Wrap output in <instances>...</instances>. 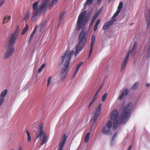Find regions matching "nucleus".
<instances>
[{"label": "nucleus", "mask_w": 150, "mask_h": 150, "mask_svg": "<svg viewBox=\"0 0 150 150\" xmlns=\"http://www.w3.org/2000/svg\"><path fill=\"white\" fill-rule=\"evenodd\" d=\"M132 106V103H130L125 107L123 111L121 114L120 120L118 118L119 113L116 110H113L110 116V118L114 122L112 127L113 130H115L120 124H124L126 122L127 119L129 118L130 115V111Z\"/></svg>", "instance_id": "nucleus-1"}, {"label": "nucleus", "mask_w": 150, "mask_h": 150, "mask_svg": "<svg viewBox=\"0 0 150 150\" xmlns=\"http://www.w3.org/2000/svg\"><path fill=\"white\" fill-rule=\"evenodd\" d=\"M18 37V31L15 30L9 38L6 44L7 51L5 54V58L7 59L11 56L14 51V45Z\"/></svg>", "instance_id": "nucleus-2"}, {"label": "nucleus", "mask_w": 150, "mask_h": 150, "mask_svg": "<svg viewBox=\"0 0 150 150\" xmlns=\"http://www.w3.org/2000/svg\"><path fill=\"white\" fill-rule=\"evenodd\" d=\"M74 53V51L71 50L68 53L67 51L65 52V54L61 58L62 63H63L64 60L65 62L64 63V66L62 67V70L60 74L61 79H64L66 77L71 57Z\"/></svg>", "instance_id": "nucleus-3"}, {"label": "nucleus", "mask_w": 150, "mask_h": 150, "mask_svg": "<svg viewBox=\"0 0 150 150\" xmlns=\"http://www.w3.org/2000/svg\"><path fill=\"white\" fill-rule=\"evenodd\" d=\"M48 0H44L42 2L41 5L38 7L39 4L38 1L34 3L33 4V15L31 17V20L34 21L36 20V16L39 15L43 11H45L47 8V5L48 4Z\"/></svg>", "instance_id": "nucleus-4"}, {"label": "nucleus", "mask_w": 150, "mask_h": 150, "mask_svg": "<svg viewBox=\"0 0 150 150\" xmlns=\"http://www.w3.org/2000/svg\"><path fill=\"white\" fill-rule=\"evenodd\" d=\"M86 33V29L83 28L79 35V42L76 46V51L74 52V54L76 56L79 51L82 50L85 45L87 40Z\"/></svg>", "instance_id": "nucleus-5"}, {"label": "nucleus", "mask_w": 150, "mask_h": 150, "mask_svg": "<svg viewBox=\"0 0 150 150\" xmlns=\"http://www.w3.org/2000/svg\"><path fill=\"white\" fill-rule=\"evenodd\" d=\"M86 13V11H84L79 14L76 24V28L78 30H80L84 27L88 21V19H87V17L86 16L85 18Z\"/></svg>", "instance_id": "nucleus-6"}, {"label": "nucleus", "mask_w": 150, "mask_h": 150, "mask_svg": "<svg viewBox=\"0 0 150 150\" xmlns=\"http://www.w3.org/2000/svg\"><path fill=\"white\" fill-rule=\"evenodd\" d=\"M137 44L136 42H134L133 45L132 50H129L128 51L127 54L126 55V58L122 62L121 66V69L122 70L124 69L125 66L127 64L130 54H132L134 55L135 54L137 49Z\"/></svg>", "instance_id": "nucleus-7"}, {"label": "nucleus", "mask_w": 150, "mask_h": 150, "mask_svg": "<svg viewBox=\"0 0 150 150\" xmlns=\"http://www.w3.org/2000/svg\"><path fill=\"white\" fill-rule=\"evenodd\" d=\"M112 123V120H110L103 128L102 132L103 134L111 135L112 134L111 128Z\"/></svg>", "instance_id": "nucleus-8"}, {"label": "nucleus", "mask_w": 150, "mask_h": 150, "mask_svg": "<svg viewBox=\"0 0 150 150\" xmlns=\"http://www.w3.org/2000/svg\"><path fill=\"white\" fill-rule=\"evenodd\" d=\"M37 138H41L42 136L47 134L43 130V125L42 124L39 125L38 127L37 130L35 133Z\"/></svg>", "instance_id": "nucleus-9"}, {"label": "nucleus", "mask_w": 150, "mask_h": 150, "mask_svg": "<svg viewBox=\"0 0 150 150\" xmlns=\"http://www.w3.org/2000/svg\"><path fill=\"white\" fill-rule=\"evenodd\" d=\"M144 16L146 17V21L147 23V27L150 28V8L148 9L147 8L145 10Z\"/></svg>", "instance_id": "nucleus-10"}, {"label": "nucleus", "mask_w": 150, "mask_h": 150, "mask_svg": "<svg viewBox=\"0 0 150 150\" xmlns=\"http://www.w3.org/2000/svg\"><path fill=\"white\" fill-rule=\"evenodd\" d=\"M102 105L101 104H100L97 107L96 110L94 114L93 121L95 123L97 120L98 117L99 116L101 110Z\"/></svg>", "instance_id": "nucleus-11"}, {"label": "nucleus", "mask_w": 150, "mask_h": 150, "mask_svg": "<svg viewBox=\"0 0 150 150\" xmlns=\"http://www.w3.org/2000/svg\"><path fill=\"white\" fill-rule=\"evenodd\" d=\"M67 138V136L65 134H64L63 135V137L62 138L59 144L58 150H63V148Z\"/></svg>", "instance_id": "nucleus-12"}, {"label": "nucleus", "mask_w": 150, "mask_h": 150, "mask_svg": "<svg viewBox=\"0 0 150 150\" xmlns=\"http://www.w3.org/2000/svg\"><path fill=\"white\" fill-rule=\"evenodd\" d=\"M96 40V37L94 35H93L92 36L91 38V45L90 47V48L89 51V54L88 55V57L89 58L91 54L92 53V51L93 50V47L94 45L95 42V41Z\"/></svg>", "instance_id": "nucleus-13"}, {"label": "nucleus", "mask_w": 150, "mask_h": 150, "mask_svg": "<svg viewBox=\"0 0 150 150\" xmlns=\"http://www.w3.org/2000/svg\"><path fill=\"white\" fill-rule=\"evenodd\" d=\"M83 64L82 62H81L77 64L75 67V71H74L72 76V78H74L75 77L76 73L81 67L82 64Z\"/></svg>", "instance_id": "nucleus-14"}, {"label": "nucleus", "mask_w": 150, "mask_h": 150, "mask_svg": "<svg viewBox=\"0 0 150 150\" xmlns=\"http://www.w3.org/2000/svg\"><path fill=\"white\" fill-rule=\"evenodd\" d=\"M112 22L110 21L108 23H105L103 27V29L104 30H106L109 28L110 26L112 24Z\"/></svg>", "instance_id": "nucleus-15"}, {"label": "nucleus", "mask_w": 150, "mask_h": 150, "mask_svg": "<svg viewBox=\"0 0 150 150\" xmlns=\"http://www.w3.org/2000/svg\"><path fill=\"white\" fill-rule=\"evenodd\" d=\"M43 136V138L40 144L41 146L42 145L45 143L47 141L48 137L47 134H45Z\"/></svg>", "instance_id": "nucleus-16"}, {"label": "nucleus", "mask_w": 150, "mask_h": 150, "mask_svg": "<svg viewBox=\"0 0 150 150\" xmlns=\"http://www.w3.org/2000/svg\"><path fill=\"white\" fill-rule=\"evenodd\" d=\"M37 28V26L36 25L35 28H34V29L33 32H32L31 35L30 36V39H29V41H30L33 39V36H34V35H35V33L36 31V30Z\"/></svg>", "instance_id": "nucleus-17"}, {"label": "nucleus", "mask_w": 150, "mask_h": 150, "mask_svg": "<svg viewBox=\"0 0 150 150\" xmlns=\"http://www.w3.org/2000/svg\"><path fill=\"white\" fill-rule=\"evenodd\" d=\"M99 14L100 13L98 12H96V13L94 14L92 19L91 24H92L94 23L96 18L99 16Z\"/></svg>", "instance_id": "nucleus-18"}, {"label": "nucleus", "mask_w": 150, "mask_h": 150, "mask_svg": "<svg viewBox=\"0 0 150 150\" xmlns=\"http://www.w3.org/2000/svg\"><path fill=\"white\" fill-rule=\"evenodd\" d=\"M11 18V16H5L3 20V24H4L6 23H7Z\"/></svg>", "instance_id": "nucleus-19"}, {"label": "nucleus", "mask_w": 150, "mask_h": 150, "mask_svg": "<svg viewBox=\"0 0 150 150\" xmlns=\"http://www.w3.org/2000/svg\"><path fill=\"white\" fill-rule=\"evenodd\" d=\"M100 21V19H98L97 21H96V23L94 27V30L96 31L98 28V25L99 24Z\"/></svg>", "instance_id": "nucleus-20"}, {"label": "nucleus", "mask_w": 150, "mask_h": 150, "mask_svg": "<svg viewBox=\"0 0 150 150\" xmlns=\"http://www.w3.org/2000/svg\"><path fill=\"white\" fill-rule=\"evenodd\" d=\"M93 0H86L84 4V8L86 6L90 5L92 4Z\"/></svg>", "instance_id": "nucleus-21"}, {"label": "nucleus", "mask_w": 150, "mask_h": 150, "mask_svg": "<svg viewBox=\"0 0 150 150\" xmlns=\"http://www.w3.org/2000/svg\"><path fill=\"white\" fill-rule=\"evenodd\" d=\"M28 26L27 24H26L25 25V27L23 30L22 31L21 33V35H23L25 34L27 30H28Z\"/></svg>", "instance_id": "nucleus-22"}, {"label": "nucleus", "mask_w": 150, "mask_h": 150, "mask_svg": "<svg viewBox=\"0 0 150 150\" xmlns=\"http://www.w3.org/2000/svg\"><path fill=\"white\" fill-rule=\"evenodd\" d=\"M7 93V90L6 89L4 91H2L1 94L0 98H4L5 96Z\"/></svg>", "instance_id": "nucleus-23"}, {"label": "nucleus", "mask_w": 150, "mask_h": 150, "mask_svg": "<svg viewBox=\"0 0 150 150\" xmlns=\"http://www.w3.org/2000/svg\"><path fill=\"white\" fill-rule=\"evenodd\" d=\"M90 134V133L89 132H88L86 134L84 139V142L85 143H87L89 139V135Z\"/></svg>", "instance_id": "nucleus-24"}, {"label": "nucleus", "mask_w": 150, "mask_h": 150, "mask_svg": "<svg viewBox=\"0 0 150 150\" xmlns=\"http://www.w3.org/2000/svg\"><path fill=\"white\" fill-rule=\"evenodd\" d=\"M58 1V0H53L50 3L49 8H51L55 4L57 3Z\"/></svg>", "instance_id": "nucleus-25"}, {"label": "nucleus", "mask_w": 150, "mask_h": 150, "mask_svg": "<svg viewBox=\"0 0 150 150\" xmlns=\"http://www.w3.org/2000/svg\"><path fill=\"white\" fill-rule=\"evenodd\" d=\"M139 84V83L138 82H135L133 86L131 88V89H137L138 87Z\"/></svg>", "instance_id": "nucleus-26"}, {"label": "nucleus", "mask_w": 150, "mask_h": 150, "mask_svg": "<svg viewBox=\"0 0 150 150\" xmlns=\"http://www.w3.org/2000/svg\"><path fill=\"white\" fill-rule=\"evenodd\" d=\"M26 132L27 136V140L28 142H29L30 141L31 139V137L30 135V133L29 131L27 130H26Z\"/></svg>", "instance_id": "nucleus-27"}, {"label": "nucleus", "mask_w": 150, "mask_h": 150, "mask_svg": "<svg viewBox=\"0 0 150 150\" xmlns=\"http://www.w3.org/2000/svg\"><path fill=\"white\" fill-rule=\"evenodd\" d=\"M30 17V13L28 12L25 15L24 20L25 21H27Z\"/></svg>", "instance_id": "nucleus-28"}, {"label": "nucleus", "mask_w": 150, "mask_h": 150, "mask_svg": "<svg viewBox=\"0 0 150 150\" xmlns=\"http://www.w3.org/2000/svg\"><path fill=\"white\" fill-rule=\"evenodd\" d=\"M123 5V4L122 2H120L119 4L117 9L121 11V9L122 8Z\"/></svg>", "instance_id": "nucleus-29"}, {"label": "nucleus", "mask_w": 150, "mask_h": 150, "mask_svg": "<svg viewBox=\"0 0 150 150\" xmlns=\"http://www.w3.org/2000/svg\"><path fill=\"white\" fill-rule=\"evenodd\" d=\"M52 78V76H50L48 78V79H47V86H48L50 83L51 81V79Z\"/></svg>", "instance_id": "nucleus-30"}, {"label": "nucleus", "mask_w": 150, "mask_h": 150, "mask_svg": "<svg viewBox=\"0 0 150 150\" xmlns=\"http://www.w3.org/2000/svg\"><path fill=\"white\" fill-rule=\"evenodd\" d=\"M107 93H105L103 96H102V101H104L105 100V99L106 98L107 96Z\"/></svg>", "instance_id": "nucleus-31"}, {"label": "nucleus", "mask_w": 150, "mask_h": 150, "mask_svg": "<svg viewBox=\"0 0 150 150\" xmlns=\"http://www.w3.org/2000/svg\"><path fill=\"white\" fill-rule=\"evenodd\" d=\"M129 91H128L127 89H125L122 93H123V94L124 95H127L129 93Z\"/></svg>", "instance_id": "nucleus-32"}, {"label": "nucleus", "mask_w": 150, "mask_h": 150, "mask_svg": "<svg viewBox=\"0 0 150 150\" xmlns=\"http://www.w3.org/2000/svg\"><path fill=\"white\" fill-rule=\"evenodd\" d=\"M120 11L117 9L116 12L114 14L113 16L114 17H116L118 15L119 13H120Z\"/></svg>", "instance_id": "nucleus-33"}, {"label": "nucleus", "mask_w": 150, "mask_h": 150, "mask_svg": "<svg viewBox=\"0 0 150 150\" xmlns=\"http://www.w3.org/2000/svg\"><path fill=\"white\" fill-rule=\"evenodd\" d=\"M65 13L64 12H63L61 13L59 18L60 21H61V20L62 19V18H63L64 15Z\"/></svg>", "instance_id": "nucleus-34"}, {"label": "nucleus", "mask_w": 150, "mask_h": 150, "mask_svg": "<svg viewBox=\"0 0 150 150\" xmlns=\"http://www.w3.org/2000/svg\"><path fill=\"white\" fill-rule=\"evenodd\" d=\"M4 101V98H0V106L1 105Z\"/></svg>", "instance_id": "nucleus-35"}, {"label": "nucleus", "mask_w": 150, "mask_h": 150, "mask_svg": "<svg viewBox=\"0 0 150 150\" xmlns=\"http://www.w3.org/2000/svg\"><path fill=\"white\" fill-rule=\"evenodd\" d=\"M5 0H0V7L4 4Z\"/></svg>", "instance_id": "nucleus-36"}, {"label": "nucleus", "mask_w": 150, "mask_h": 150, "mask_svg": "<svg viewBox=\"0 0 150 150\" xmlns=\"http://www.w3.org/2000/svg\"><path fill=\"white\" fill-rule=\"evenodd\" d=\"M95 102V101L92 100L91 101L89 105H88V108H89L92 105L93 103L94 102Z\"/></svg>", "instance_id": "nucleus-37"}, {"label": "nucleus", "mask_w": 150, "mask_h": 150, "mask_svg": "<svg viewBox=\"0 0 150 150\" xmlns=\"http://www.w3.org/2000/svg\"><path fill=\"white\" fill-rule=\"evenodd\" d=\"M124 96V95L123 94V93H122L119 97V99L120 100L122 99Z\"/></svg>", "instance_id": "nucleus-38"}, {"label": "nucleus", "mask_w": 150, "mask_h": 150, "mask_svg": "<svg viewBox=\"0 0 150 150\" xmlns=\"http://www.w3.org/2000/svg\"><path fill=\"white\" fill-rule=\"evenodd\" d=\"M117 135V132H116L115 134H114V135L112 137V140H114V139L116 137V136Z\"/></svg>", "instance_id": "nucleus-39"}, {"label": "nucleus", "mask_w": 150, "mask_h": 150, "mask_svg": "<svg viewBox=\"0 0 150 150\" xmlns=\"http://www.w3.org/2000/svg\"><path fill=\"white\" fill-rule=\"evenodd\" d=\"M45 64H42L41 66L40 67V68H41L42 69H43L45 67Z\"/></svg>", "instance_id": "nucleus-40"}, {"label": "nucleus", "mask_w": 150, "mask_h": 150, "mask_svg": "<svg viewBox=\"0 0 150 150\" xmlns=\"http://www.w3.org/2000/svg\"><path fill=\"white\" fill-rule=\"evenodd\" d=\"M45 64H42L41 66L40 67V68H41L42 69H43L45 67Z\"/></svg>", "instance_id": "nucleus-41"}, {"label": "nucleus", "mask_w": 150, "mask_h": 150, "mask_svg": "<svg viewBox=\"0 0 150 150\" xmlns=\"http://www.w3.org/2000/svg\"><path fill=\"white\" fill-rule=\"evenodd\" d=\"M42 69H42L40 67L38 69V73H40L41 72V71H42Z\"/></svg>", "instance_id": "nucleus-42"}, {"label": "nucleus", "mask_w": 150, "mask_h": 150, "mask_svg": "<svg viewBox=\"0 0 150 150\" xmlns=\"http://www.w3.org/2000/svg\"><path fill=\"white\" fill-rule=\"evenodd\" d=\"M132 145H130L129 146V147L127 149V150H131V149L132 148Z\"/></svg>", "instance_id": "nucleus-43"}, {"label": "nucleus", "mask_w": 150, "mask_h": 150, "mask_svg": "<svg viewBox=\"0 0 150 150\" xmlns=\"http://www.w3.org/2000/svg\"><path fill=\"white\" fill-rule=\"evenodd\" d=\"M103 84L100 85V86L99 88L98 89H99V90H100L103 88Z\"/></svg>", "instance_id": "nucleus-44"}, {"label": "nucleus", "mask_w": 150, "mask_h": 150, "mask_svg": "<svg viewBox=\"0 0 150 150\" xmlns=\"http://www.w3.org/2000/svg\"><path fill=\"white\" fill-rule=\"evenodd\" d=\"M96 96H96V95H95L94 96V97H93L92 100L95 101V100H96V99L97 98Z\"/></svg>", "instance_id": "nucleus-45"}, {"label": "nucleus", "mask_w": 150, "mask_h": 150, "mask_svg": "<svg viewBox=\"0 0 150 150\" xmlns=\"http://www.w3.org/2000/svg\"><path fill=\"white\" fill-rule=\"evenodd\" d=\"M100 90L99 89H98L97 91H96V93L95 94V95L96 96H97V94H98V92H99L100 91Z\"/></svg>", "instance_id": "nucleus-46"}, {"label": "nucleus", "mask_w": 150, "mask_h": 150, "mask_svg": "<svg viewBox=\"0 0 150 150\" xmlns=\"http://www.w3.org/2000/svg\"><path fill=\"white\" fill-rule=\"evenodd\" d=\"M102 0H97V3L98 4L99 3H100Z\"/></svg>", "instance_id": "nucleus-47"}, {"label": "nucleus", "mask_w": 150, "mask_h": 150, "mask_svg": "<svg viewBox=\"0 0 150 150\" xmlns=\"http://www.w3.org/2000/svg\"><path fill=\"white\" fill-rule=\"evenodd\" d=\"M18 150H22V147L21 146H20Z\"/></svg>", "instance_id": "nucleus-48"}, {"label": "nucleus", "mask_w": 150, "mask_h": 150, "mask_svg": "<svg viewBox=\"0 0 150 150\" xmlns=\"http://www.w3.org/2000/svg\"><path fill=\"white\" fill-rule=\"evenodd\" d=\"M149 86V83H147L146 84V86L147 87H148Z\"/></svg>", "instance_id": "nucleus-49"}, {"label": "nucleus", "mask_w": 150, "mask_h": 150, "mask_svg": "<svg viewBox=\"0 0 150 150\" xmlns=\"http://www.w3.org/2000/svg\"><path fill=\"white\" fill-rule=\"evenodd\" d=\"M133 23H132V24L131 23V25H133Z\"/></svg>", "instance_id": "nucleus-50"}]
</instances>
